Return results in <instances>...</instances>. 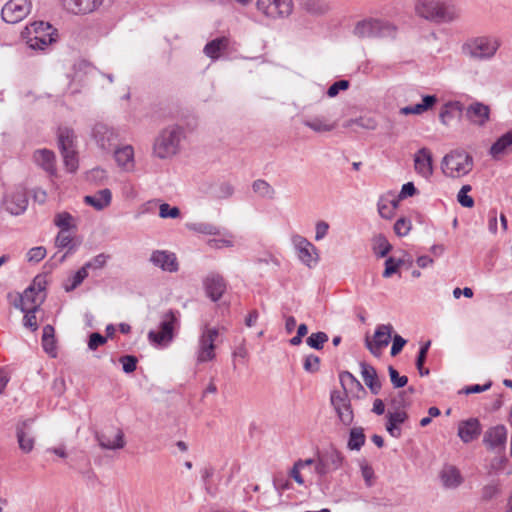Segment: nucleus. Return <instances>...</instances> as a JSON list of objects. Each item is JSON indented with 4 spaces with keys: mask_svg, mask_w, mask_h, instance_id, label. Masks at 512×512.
Masks as SVG:
<instances>
[{
    "mask_svg": "<svg viewBox=\"0 0 512 512\" xmlns=\"http://www.w3.org/2000/svg\"><path fill=\"white\" fill-rule=\"evenodd\" d=\"M108 259L109 255L100 253L93 257L90 261L86 262L83 267L86 271H88V269L99 270L105 267Z\"/></svg>",
    "mask_w": 512,
    "mask_h": 512,
    "instance_id": "51",
    "label": "nucleus"
},
{
    "mask_svg": "<svg viewBox=\"0 0 512 512\" xmlns=\"http://www.w3.org/2000/svg\"><path fill=\"white\" fill-rule=\"evenodd\" d=\"M150 262L163 271L177 272L179 264L176 255L166 250H155L151 253Z\"/></svg>",
    "mask_w": 512,
    "mask_h": 512,
    "instance_id": "16",
    "label": "nucleus"
},
{
    "mask_svg": "<svg viewBox=\"0 0 512 512\" xmlns=\"http://www.w3.org/2000/svg\"><path fill=\"white\" fill-rule=\"evenodd\" d=\"M181 314L178 310L169 309L160 315L159 330H151L148 333L150 342L159 346H167L175 336V332L180 328Z\"/></svg>",
    "mask_w": 512,
    "mask_h": 512,
    "instance_id": "2",
    "label": "nucleus"
},
{
    "mask_svg": "<svg viewBox=\"0 0 512 512\" xmlns=\"http://www.w3.org/2000/svg\"><path fill=\"white\" fill-rule=\"evenodd\" d=\"M414 169L418 175L429 179L433 174V159L431 151L423 147L414 155Z\"/></svg>",
    "mask_w": 512,
    "mask_h": 512,
    "instance_id": "17",
    "label": "nucleus"
},
{
    "mask_svg": "<svg viewBox=\"0 0 512 512\" xmlns=\"http://www.w3.org/2000/svg\"><path fill=\"white\" fill-rule=\"evenodd\" d=\"M54 224L60 228V231H69L76 228L74 217L66 211L55 215Z\"/></svg>",
    "mask_w": 512,
    "mask_h": 512,
    "instance_id": "42",
    "label": "nucleus"
},
{
    "mask_svg": "<svg viewBox=\"0 0 512 512\" xmlns=\"http://www.w3.org/2000/svg\"><path fill=\"white\" fill-rule=\"evenodd\" d=\"M360 367L365 385L370 389L372 394L377 395L380 392L382 385L378 378L376 369L365 362H361Z\"/></svg>",
    "mask_w": 512,
    "mask_h": 512,
    "instance_id": "26",
    "label": "nucleus"
},
{
    "mask_svg": "<svg viewBox=\"0 0 512 512\" xmlns=\"http://www.w3.org/2000/svg\"><path fill=\"white\" fill-rule=\"evenodd\" d=\"M159 216L163 219H175L180 216V209L178 207H171L168 203H162L159 206Z\"/></svg>",
    "mask_w": 512,
    "mask_h": 512,
    "instance_id": "57",
    "label": "nucleus"
},
{
    "mask_svg": "<svg viewBox=\"0 0 512 512\" xmlns=\"http://www.w3.org/2000/svg\"><path fill=\"white\" fill-rule=\"evenodd\" d=\"M393 326L380 324L376 327L373 338L366 337L365 346L374 356H379L383 348L388 346L392 339Z\"/></svg>",
    "mask_w": 512,
    "mask_h": 512,
    "instance_id": "10",
    "label": "nucleus"
},
{
    "mask_svg": "<svg viewBox=\"0 0 512 512\" xmlns=\"http://www.w3.org/2000/svg\"><path fill=\"white\" fill-rule=\"evenodd\" d=\"M33 158L45 171L51 174L55 172V156L52 151L47 149L38 150L34 153Z\"/></svg>",
    "mask_w": 512,
    "mask_h": 512,
    "instance_id": "36",
    "label": "nucleus"
},
{
    "mask_svg": "<svg viewBox=\"0 0 512 512\" xmlns=\"http://www.w3.org/2000/svg\"><path fill=\"white\" fill-rule=\"evenodd\" d=\"M228 45V38L219 37L208 42L205 45L203 52L207 57L211 58L212 60H216L220 57L221 52L228 48Z\"/></svg>",
    "mask_w": 512,
    "mask_h": 512,
    "instance_id": "33",
    "label": "nucleus"
},
{
    "mask_svg": "<svg viewBox=\"0 0 512 512\" xmlns=\"http://www.w3.org/2000/svg\"><path fill=\"white\" fill-rule=\"evenodd\" d=\"M252 188L256 194L264 198L272 199L275 195V190L273 189V187L268 182L262 179L254 181Z\"/></svg>",
    "mask_w": 512,
    "mask_h": 512,
    "instance_id": "47",
    "label": "nucleus"
},
{
    "mask_svg": "<svg viewBox=\"0 0 512 512\" xmlns=\"http://www.w3.org/2000/svg\"><path fill=\"white\" fill-rule=\"evenodd\" d=\"M378 212L384 219H391L394 216V212L397 208V202L395 200H389L381 197L378 201Z\"/></svg>",
    "mask_w": 512,
    "mask_h": 512,
    "instance_id": "43",
    "label": "nucleus"
},
{
    "mask_svg": "<svg viewBox=\"0 0 512 512\" xmlns=\"http://www.w3.org/2000/svg\"><path fill=\"white\" fill-rule=\"evenodd\" d=\"M27 205L28 199L26 194L22 190H17L11 193L5 199L6 209L12 215L22 214L26 210Z\"/></svg>",
    "mask_w": 512,
    "mask_h": 512,
    "instance_id": "23",
    "label": "nucleus"
},
{
    "mask_svg": "<svg viewBox=\"0 0 512 512\" xmlns=\"http://www.w3.org/2000/svg\"><path fill=\"white\" fill-rule=\"evenodd\" d=\"M339 379L341 386L343 388L342 393H346L347 396L349 393H351L355 397L361 398L363 395L366 394L363 385L352 373L348 371H343L339 374Z\"/></svg>",
    "mask_w": 512,
    "mask_h": 512,
    "instance_id": "22",
    "label": "nucleus"
},
{
    "mask_svg": "<svg viewBox=\"0 0 512 512\" xmlns=\"http://www.w3.org/2000/svg\"><path fill=\"white\" fill-rule=\"evenodd\" d=\"M330 401L341 423L345 426H350L354 420V413L346 393L334 390L330 394Z\"/></svg>",
    "mask_w": 512,
    "mask_h": 512,
    "instance_id": "13",
    "label": "nucleus"
},
{
    "mask_svg": "<svg viewBox=\"0 0 512 512\" xmlns=\"http://www.w3.org/2000/svg\"><path fill=\"white\" fill-rule=\"evenodd\" d=\"M226 237L222 239H210L208 241V245L212 248H222V247H232L234 245L233 243V236L230 233L225 234Z\"/></svg>",
    "mask_w": 512,
    "mask_h": 512,
    "instance_id": "64",
    "label": "nucleus"
},
{
    "mask_svg": "<svg viewBox=\"0 0 512 512\" xmlns=\"http://www.w3.org/2000/svg\"><path fill=\"white\" fill-rule=\"evenodd\" d=\"M114 158L119 167L125 171L134 168V150L130 145L117 148L114 151Z\"/></svg>",
    "mask_w": 512,
    "mask_h": 512,
    "instance_id": "28",
    "label": "nucleus"
},
{
    "mask_svg": "<svg viewBox=\"0 0 512 512\" xmlns=\"http://www.w3.org/2000/svg\"><path fill=\"white\" fill-rule=\"evenodd\" d=\"M31 423L32 420L27 419L18 423L16 427V436L19 447L25 453L31 452L34 447V437L30 431Z\"/></svg>",
    "mask_w": 512,
    "mask_h": 512,
    "instance_id": "20",
    "label": "nucleus"
},
{
    "mask_svg": "<svg viewBox=\"0 0 512 512\" xmlns=\"http://www.w3.org/2000/svg\"><path fill=\"white\" fill-rule=\"evenodd\" d=\"M30 0H9L1 10L3 21L16 24L22 21L31 11Z\"/></svg>",
    "mask_w": 512,
    "mask_h": 512,
    "instance_id": "9",
    "label": "nucleus"
},
{
    "mask_svg": "<svg viewBox=\"0 0 512 512\" xmlns=\"http://www.w3.org/2000/svg\"><path fill=\"white\" fill-rule=\"evenodd\" d=\"M256 9L267 20L288 17L293 11V0H257Z\"/></svg>",
    "mask_w": 512,
    "mask_h": 512,
    "instance_id": "8",
    "label": "nucleus"
},
{
    "mask_svg": "<svg viewBox=\"0 0 512 512\" xmlns=\"http://www.w3.org/2000/svg\"><path fill=\"white\" fill-rule=\"evenodd\" d=\"M403 264L402 259H395L394 257H388L385 260V269L382 276L384 278H390L393 274L397 273L401 265Z\"/></svg>",
    "mask_w": 512,
    "mask_h": 512,
    "instance_id": "50",
    "label": "nucleus"
},
{
    "mask_svg": "<svg viewBox=\"0 0 512 512\" xmlns=\"http://www.w3.org/2000/svg\"><path fill=\"white\" fill-rule=\"evenodd\" d=\"M45 295H40V293H36L32 288H26L22 295H20L19 300L15 303V306L20 310H38L39 306L43 302Z\"/></svg>",
    "mask_w": 512,
    "mask_h": 512,
    "instance_id": "24",
    "label": "nucleus"
},
{
    "mask_svg": "<svg viewBox=\"0 0 512 512\" xmlns=\"http://www.w3.org/2000/svg\"><path fill=\"white\" fill-rule=\"evenodd\" d=\"M95 437L99 446L105 450H118L126 445L124 432L119 427L111 426L102 432H96Z\"/></svg>",
    "mask_w": 512,
    "mask_h": 512,
    "instance_id": "12",
    "label": "nucleus"
},
{
    "mask_svg": "<svg viewBox=\"0 0 512 512\" xmlns=\"http://www.w3.org/2000/svg\"><path fill=\"white\" fill-rule=\"evenodd\" d=\"M416 11L421 17L435 22H448L455 18L453 7L434 0H420Z\"/></svg>",
    "mask_w": 512,
    "mask_h": 512,
    "instance_id": "6",
    "label": "nucleus"
},
{
    "mask_svg": "<svg viewBox=\"0 0 512 512\" xmlns=\"http://www.w3.org/2000/svg\"><path fill=\"white\" fill-rule=\"evenodd\" d=\"M69 231H59L55 238V245L58 248H68V251L61 257L60 262H63L68 254L72 253L76 249V245L73 243V238L68 233Z\"/></svg>",
    "mask_w": 512,
    "mask_h": 512,
    "instance_id": "38",
    "label": "nucleus"
},
{
    "mask_svg": "<svg viewBox=\"0 0 512 512\" xmlns=\"http://www.w3.org/2000/svg\"><path fill=\"white\" fill-rule=\"evenodd\" d=\"M411 229V221L404 217L399 218L394 224V231L398 236H406Z\"/></svg>",
    "mask_w": 512,
    "mask_h": 512,
    "instance_id": "60",
    "label": "nucleus"
},
{
    "mask_svg": "<svg viewBox=\"0 0 512 512\" xmlns=\"http://www.w3.org/2000/svg\"><path fill=\"white\" fill-rule=\"evenodd\" d=\"M499 493V487L497 483H489L482 488L481 497L484 501L493 499Z\"/></svg>",
    "mask_w": 512,
    "mask_h": 512,
    "instance_id": "63",
    "label": "nucleus"
},
{
    "mask_svg": "<svg viewBox=\"0 0 512 512\" xmlns=\"http://www.w3.org/2000/svg\"><path fill=\"white\" fill-rule=\"evenodd\" d=\"M471 189L470 185H463L458 192L457 200L463 207L471 208L474 205L473 198L468 195Z\"/></svg>",
    "mask_w": 512,
    "mask_h": 512,
    "instance_id": "53",
    "label": "nucleus"
},
{
    "mask_svg": "<svg viewBox=\"0 0 512 512\" xmlns=\"http://www.w3.org/2000/svg\"><path fill=\"white\" fill-rule=\"evenodd\" d=\"M64 164L69 172H75L78 168V160L74 149L61 152Z\"/></svg>",
    "mask_w": 512,
    "mask_h": 512,
    "instance_id": "55",
    "label": "nucleus"
},
{
    "mask_svg": "<svg viewBox=\"0 0 512 512\" xmlns=\"http://www.w3.org/2000/svg\"><path fill=\"white\" fill-rule=\"evenodd\" d=\"M52 34L53 28L49 23L35 21L25 27L21 32V37L31 49L44 50L54 41Z\"/></svg>",
    "mask_w": 512,
    "mask_h": 512,
    "instance_id": "4",
    "label": "nucleus"
},
{
    "mask_svg": "<svg viewBox=\"0 0 512 512\" xmlns=\"http://www.w3.org/2000/svg\"><path fill=\"white\" fill-rule=\"evenodd\" d=\"M440 477L446 488H456L462 483L461 474L454 466H445L440 473Z\"/></svg>",
    "mask_w": 512,
    "mask_h": 512,
    "instance_id": "35",
    "label": "nucleus"
},
{
    "mask_svg": "<svg viewBox=\"0 0 512 512\" xmlns=\"http://www.w3.org/2000/svg\"><path fill=\"white\" fill-rule=\"evenodd\" d=\"M512 146V129L503 134L490 148V155L498 159L501 155L507 153Z\"/></svg>",
    "mask_w": 512,
    "mask_h": 512,
    "instance_id": "34",
    "label": "nucleus"
},
{
    "mask_svg": "<svg viewBox=\"0 0 512 512\" xmlns=\"http://www.w3.org/2000/svg\"><path fill=\"white\" fill-rule=\"evenodd\" d=\"M183 137V129L178 125L164 128L155 138L153 145L154 155L160 159L176 155L180 150V143Z\"/></svg>",
    "mask_w": 512,
    "mask_h": 512,
    "instance_id": "1",
    "label": "nucleus"
},
{
    "mask_svg": "<svg viewBox=\"0 0 512 512\" xmlns=\"http://www.w3.org/2000/svg\"><path fill=\"white\" fill-rule=\"evenodd\" d=\"M273 486L279 492L282 493L286 490L291 489L292 484L284 475H276L273 478Z\"/></svg>",
    "mask_w": 512,
    "mask_h": 512,
    "instance_id": "62",
    "label": "nucleus"
},
{
    "mask_svg": "<svg viewBox=\"0 0 512 512\" xmlns=\"http://www.w3.org/2000/svg\"><path fill=\"white\" fill-rule=\"evenodd\" d=\"M320 455L328 463V465H330V467L333 468L334 470H338L342 466L344 457L341 454V452H339L337 449H335V448L327 449L324 452H322Z\"/></svg>",
    "mask_w": 512,
    "mask_h": 512,
    "instance_id": "40",
    "label": "nucleus"
},
{
    "mask_svg": "<svg viewBox=\"0 0 512 512\" xmlns=\"http://www.w3.org/2000/svg\"><path fill=\"white\" fill-rule=\"evenodd\" d=\"M431 342L428 341L424 345L421 346L417 359H416V367L421 376H426L429 374V369L424 368V363L427 357V353L429 350Z\"/></svg>",
    "mask_w": 512,
    "mask_h": 512,
    "instance_id": "49",
    "label": "nucleus"
},
{
    "mask_svg": "<svg viewBox=\"0 0 512 512\" xmlns=\"http://www.w3.org/2000/svg\"><path fill=\"white\" fill-rule=\"evenodd\" d=\"M328 335L325 332H316L312 333L307 339L306 343L309 347L321 350L324 347V344L328 341Z\"/></svg>",
    "mask_w": 512,
    "mask_h": 512,
    "instance_id": "48",
    "label": "nucleus"
},
{
    "mask_svg": "<svg viewBox=\"0 0 512 512\" xmlns=\"http://www.w3.org/2000/svg\"><path fill=\"white\" fill-rule=\"evenodd\" d=\"M507 441V429L504 425L489 428L483 437V443L489 449L504 448Z\"/></svg>",
    "mask_w": 512,
    "mask_h": 512,
    "instance_id": "18",
    "label": "nucleus"
},
{
    "mask_svg": "<svg viewBox=\"0 0 512 512\" xmlns=\"http://www.w3.org/2000/svg\"><path fill=\"white\" fill-rule=\"evenodd\" d=\"M407 418L408 415L405 411L389 412L387 415L386 430L391 436L395 438L400 437L401 430L398 428V425L404 423Z\"/></svg>",
    "mask_w": 512,
    "mask_h": 512,
    "instance_id": "32",
    "label": "nucleus"
},
{
    "mask_svg": "<svg viewBox=\"0 0 512 512\" xmlns=\"http://www.w3.org/2000/svg\"><path fill=\"white\" fill-rule=\"evenodd\" d=\"M305 7L307 11L314 14H324L329 10L328 4L322 0H307Z\"/></svg>",
    "mask_w": 512,
    "mask_h": 512,
    "instance_id": "52",
    "label": "nucleus"
},
{
    "mask_svg": "<svg viewBox=\"0 0 512 512\" xmlns=\"http://www.w3.org/2000/svg\"><path fill=\"white\" fill-rule=\"evenodd\" d=\"M206 293L212 301L219 300L225 289L226 284L220 275L212 274L205 279L204 282Z\"/></svg>",
    "mask_w": 512,
    "mask_h": 512,
    "instance_id": "25",
    "label": "nucleus"
},
{
    "mask_svg": "<svg viewBox=\"0 0 512 512\" xmlns=\"http://www.w3.org/2000/svg\"><path fill=\"white\" fill-rule=\"evenodd\" d=\"M303 368L308 373H315L320 369V358L314 354L305 356Z\"/></svg>",
    "mask_w": 512,
    "mask_h": 512,
    "instance_id": "54",
    "label": "nucleus"
},
{
    "mask_svg": "<svg viewBox=\"0 0 512 512\" xmlns=\"http://www.w3.org/2000/svg\"><path fill=\"white\" fill-rule=\"evenodd\" d=\"M74 132L69 128H60L58 133V143L61 152L73 149Z\"/></svg>",
    "mask_w": 512,
    "mask_h": 512,
    "instance_id": "44",
    "label": "nucleus"
},
{
    "mask_svg": "<svg viewBox=\"0 0 512 512\" xmlns=\"http://www.w3.org/2000/svg\"><path fill=\"white\" fill-rule=\"evenodd\" d=\"M218 329L217 328H207L205 327L201 333L199 338V349L197 352V361L199 363H204L211 361L215 358V345L214 342L218 337Z\"/></svg>",
    "mask_w": 512,
    "mask_h": 512,
    "instance_id": "11",
    "label": "nucleus"
},
{
    "mask_svg": "<svg viewBox=\"0 0 512 512\" xmlns=\"http://www.w3.org/2000/svg\"><path fill=\"white\" fill-rule=\"evenodd\" d=\"M499 48L496 39L489 37H477L463 46V51L469 57L477 60H488L492 58Z\"/></svg>",
    "mask_w": 512,
    "mask_h": 512,
    "instance_id": "7",
    "label": "nucleus"
},
{
    "mask_svg": "<svg viewBox=\"0 0 512 512\" xmlns=\"http://www.w3.org/2000/svg\"><path fill=\"white\" fill-rule=\"evenodd\" d=\"M365 434L363 428L354 427L350 430L347 446L350 450H360L365 444Z\"/></svg>",
    "mask_w": 512,
    "mask_h": 512,
    "instance_id": "39",
    "label": "nucleus"
},
{
    "mask_svg": "<svg viewBox=\"0 0 512 512\" xmlns=\"http://www.w3.org/2000/svg\"><path fill=\"white\" fill-rule=\"evenodd\" d=\"M119 361L121 362L125 373L129 374L136 370L138 360L135 356L125 355L120 357Z\"/></svg>",
    "mask_w": 512,
    "mask_h": 512,
    "instance_id": "61",
    "label": "nucleus"
},
{
    "mask_svg": "<svg viewBox=\"0 0 512 512\" xmlns=\"http://www.w3.org/2000/svg\"><path fill=\"white\" fill-rule=\"evenodd\" d=\"M303 124L317 133L330 132L336 128V122L330 121L325 116H314L303 121Z\"/></svg>",
    "mask_w": 512,
    "mask_h": 512,
    "instance_id": "31",
    "label": "nucleus"
},
{
    "mask_svg": "<svg viewBox=\"0 0 512 512\" xmlns=\"http://www.w3.org/2000/svg\"><path fill=\"white\" fill-rule=\"evenodd\" d=\"M88 276V271L82 266L77 272H75L71 277H69L65 284L64 289L66 292H71L75 290Z\"/></svg>",
    "mask_w": 512,
    "mask_h": 512,
    "instance_id": "46",
    "label": "nucleus"
},
{
    "mask_svg": "<svg viewBox=\"0 0 512 512\" xmlns=\"http://www.w3.org/2000/svg\"><path fill=\"white\" fill-rule=\"evenodd\" d=\"M111 200L112 193L108 188L99 190L93 195H87L84 197L85 204L92 206L98 211L108 207L111 204Z\"/></svg>",
    "mask_w": 512,
    "mask_h": 512,
    "instance_id": "27",
    "label": "nucleus"
},
{
    "mask_svg": "<svg viewBox=\"0 0 512 512\" xmlns=\"http://www.w3.org/2000/svg\"><path fill=\"white\" fill-rule=\"evenodd\" d=\"M91 136L97 146L104 151L111 150L118 140L115 130L104 123H96L92 128Z\"/></svg>",
    "mask_w": 512,
    "mask_h": 512,
    "instance_id": "14",
    "label": "nucleus"
},
{
    "mask_svg": "<svg viewBox=\"0 0 512 512\" xmlns=\"http://www.w3.org/2000/svg\"><path fill=\"white\" fill-rule=\"evenodd\" d=\"M397 28L387 20L368 18L357 22L353 33L358 38H394Z\"/></svg>",
    "mask_w": 512,
    "mask_h": 512,
    "instance_id": "3",
    "label": "nucleus"
},
{
    "mask_svg": "<svg viewBox=\"0 0 512 512\" xmlns=\"http://www.w3.org/2000/svg\"><path fill=\"white\" fill-rule=\"evenodd\" d=\"M61 2L67 11L75 15H86L97 11L104 0H61Z\"/></svg>",
    "mask_w": 512,
    "mask_h": 512,
    "instance_id": "15",
    "label": "nucleus"
},
{
    "mask_svg": "<svg viewBox=\"0 0 512 512\" xmlns=\"http://www.w3.org/2000/svg\"><path fill=\"white\" fill-rule=\"evenodd\" d=\"M54 334L55 330L52 325L47 324L43 327L42 347L44 351L52 358H55L57 356V348L55 344Z\"/></svg>",
    "mask_w": 512,
    "mask_h": 512,
    "instance_id": "37",
    "label": "nucleus"
},
{
    "mask_svg": "<svg viewBox=\"0 0 512 512\" xmlns=\"http://www.w3.org/2000/svg\"><path fill=\"white\" fill-rule=\"evenodd\" d=\"M472 167V157L463 150L451 151L442 160L443 173L452 178L467 175L472 170Z\"/></svg>",
    "mask_w": 512,
    "mask_h": 512,
    "instance_id": "5",
    "label": "nucleus"
},
{
    "mask_svg": "<svg viewBox=\"0 0 512 512\" xmlns=\"http://www.w3.org/2000/svg\"><path fill=\"white\" fill-rule=\"evenodd\" d=\"M480 434L481 425L476 418L461 421L458 425V436L464 443H469L477 439Z\"/></svg>",
    "mask_w": 512,
    "mask_h": 512,
    "instance_id": "21",
    "label": "nucleus"
},
{
    "mask_svg": "<svg viewBox=\"0 0 512 512\" xmlns=\"http://www.w3.org/2000/svg\"><path fill=\"white\" fill-rule=\"evenodd\" d=\"M186 227L193 232L205 234V235H219L220 229L211 224L206 222H194V223H187Z\"/></svg>",
    "mask_w": 512,
    "mask_h": 512,
    "instance_id": "41",
    "label": "nucleus"
},
{
    "mask_svg": "<svg viewBox=\"0 0 512 512\" xmlns=\"http://www.w3.org/2000/svg\"><path fill=\"white\" fill-rule=\"evenodd\" d=\"M465 116L471 123L484 126L489 120L490 108L481 102H474L466 108Z\"/></svg>",
    "mask_w": 512,
    "mask_h": 512,
    "instance_id": "19",
    "label": "nucleus"
},
{
    "mask_svg": "<svg viewBox=\"0 0 512 512\" xmlns=\"http://www.w3.org/2000/svg\"><path fill=\"white\" fill-rule=\"evenodd\" d=\"M315 251H316V248L312 244V247L305 248L302 251H300L298 253V257L302 263H304L308 267H311L312 264H315L317 262V258L313 257V254L315 253Z\"/></svg>",
    "mask_w": 512,
    "mask_h": 512,
    "instance_id": "58",
    "label": "nucleus"
},
{
    "mask_svg": "<svg viewBox=\"0 0 512 512\" xmlns=\"http://www.w3.org/2000/svg\"><path fill=\"white\" fill-rule=\"evenodd\" d=\"M392 249L385 236L379 234L373 238V250L378 257H385Z\"/></svg>",
    "mask_w": 512,
    "mask_h": 512,
    "instance_id": "45",
    "label": "nucleus"
},
{
    "mask_svg": "<svg viewBox=\"0 0 512 512\" xmlns=\"http://www.w3.org/2000/svg\"><path fill=\"white\" fill-rule=\"evenodd\" d=\"M21 311L25 313L23 318L24 326L31 329L32 331H36L38 329V323L35 315L37 310L28 309Z\"/></svg>",
    "mask_w": 512,
    "mask_h": 512,
    "instance_id": "59",
    "label": "nucleus"
},
{
    "mask_svg": "<svg viewBox=\"0 0 512 512\" xmlns=\"http://www.w3.org/2000/svg\"><path fill=\"white\" fill-rule=\"evenodd\" d=\"M464 106L459 101H450L445 103L439 113L440 122L448 126L450 122L456 117L461 115Z\"/></svg>",
    "mask_w": 512,
    "mask_h": 512,
    "instance_id": "29",
    "label": "nucleus"
},
{
    "mask_svg": "<svg viewBox=\"0 0 512 512\" xmlns=\"http://www.w3.org/2000/svg\"><path fill=\"white\" fill-rule=\"evenodd\" d=\"M438 98L435 95H425L422 97V102L406 106L400 109V113L402 115H409V114H415L420 115L424 112L430 110L433 108V106L437 103Z\"/></svg>",
    "mask_w": 512,
    "mask_h": 512,
    "instance_id": "30",
    "label": "nucleus"
},
{
    "mask_svg": "<svg viewBox=\"0 0 512 512\" xmlns=\"http://www.w3.org/2000/svg\"><path fill=\"white\" fill-rule=\"evenodd\" d=\"M388 373L394 388H402L406 386L408 382L407 376H400L399 372L393 366L388 367Z\"/></svg>",
    "mask_w": 512,
    "mask_h": 512,
    "instance_id": "56",
    "label": "nucleus"
}]
</instances>
